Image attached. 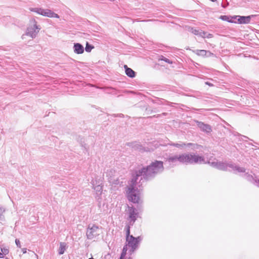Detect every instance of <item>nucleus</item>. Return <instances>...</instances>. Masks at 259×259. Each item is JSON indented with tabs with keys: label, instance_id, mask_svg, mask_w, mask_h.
<instances>
[{
	"label": "nucleus",
	"instance_id": "obj_16",
	"mask_svg": "<svg viewBox=\"0 0 259 259\" xmlns=\"http://www.w3.org/2000/svg\"><path fill=\"white\" fill-rule=\"evenodd\" d=\"M194 52L197 55L202 57H210L213 56L212 53L204 50H196Z\"/></svg>",
	"mask_w": 259,
	"mask_h": 259
},
{
	"label": "nucleus",
	"instance_id": "obj_3",
	"mask_svg": "<svg viewBox=\"0 0 259 259\" xmlns=\"http://www.w3.org/2000/svg\"><path fill=\"white\" fill-rule=\"evenodd\" d=\"M208 163L213 167H215L219 170H227L228 167L231 168L234 171L237 172H245V168L236 165L235 164L230 162L227 163L226 162L221 161H212L208 162Z\"/></svg>",
	"mask_w": 259,
	"mask_h": 259
},
{
	"label": "nucleus",
	"instance_id": "obj_6",
	"mask_svg": "<svg viewBox=\"0 0 259 259\" xmlns=\"http://www.w3.org/2000/svg\"><path fill=\"white\" fill-rule=\"evenodd\" d=\"M101 230L99 226L95 224H89L88 226L86 236L89 240H95L100 235Z\"/></svg>",
	"mask_w": 259,
	"mask_h": 259
},
{
	"label": "nucleus",
	"instance_id": "obj_15",
	"mask_svg": "<svg viewBox=\"0 0 259 259\" xmlns=\"http://www.w3.org/2000/svg\"><path fill=\"white\" fill-rule=\"evenodd\" d=\"M92 184L93 185V189L96 191L97 197H98L97 199L98 200H99L100 199H101L100 196L101 195L103 190L102 186H101L100 184H98L96 186L95 182L94 181H92Z\"/></svg>",
	"mask_w": 259,
	"mask_h": 259
},
{
	"label": "nucleus",
	"instance_id": "obj_29",
	"mask_svg": "<svg viewBox=\"0 0 259 259\" xmlns=\"http://www.w3.org/2000/svg\"><path fill=\"white\" fill-rule=\"evenodd\" d=\"M142 239V238L141 236H138L137 237H136V240L137 241L138 244L139 243V242L140 241H141Z\"/></svg>",
	"mask_w": 259,
	"mask_h": 259
},
{
	"label": "nucleus",
	"instance_id": "obj_37",
	"mask_svg": "<svg viewBox=\"0 0 259 259\" xmlns=\"http://www.w3.org/2000/svg\"><path fill=\"white\" fill-rule=\"evenodd\" d=\"M202 110H203V109H196V110H197V111H201Z\"/></svg>",
	"mask_w": 259,
	"mask_h": 259
},
{
	"label": "nucleus",
	"instance_id": "obj_21",
	"mask_svg": "<svg viewBox=\"0 0 259 259\" xmlns=\"http://www.w3.org/2000/svg\"><path fill=\"white\" fill-rule=\"evenodd\" d=\"M115 174V170L113 169H108L106 172V176L109 178H111L114 176Z\"/></svg>",
	"mask_w": 259,
	"mask_h": 259
},
{
	"label": "nucleus",
	"instance_id": "obj_9",
	"mask_svg": "<svg viewBox=\"0 0 259 259\" xmlns=\"http://www.w3.org/2000/svg\"><path fill=\"white\" fill-rule=\"evenodd\" d=\"M170 145L173 146L175 147H176L180 149H183L185 147H189L190 148L191 150H195V149H198L200 148H201L202 146L200 145H198L197 144L195 143H185L184 142H180V143H171L169 144Z\"/></svg>",
	"mask_w": 259,
	"mask_h": 259
},
{
	"label": "nucleus",
	"instance_id": "obj_39",
	"mask_svg": "<svg viewBox=\"0 0 259 259\" xmlns=\"http://www.w3.org/2000/svg\"><path fill=\"white\" fill-rule=\"evenodd\" d=\"M35 256H36V257L37 259H38V255H37V254H35Z\"/></svg>",
	"mask_w": 259,
	"mask_h": 259
},
{
	"label": "nucleus",
	"instance_id": "obj_34",
	"mask_svg": "<svg viewBox=\"0 0 259 259\" xmlns=\"http://www.w3.org/2000/svg\"><path fill=\"white\" fill-rule=\"evenodd\" d=\"M243 138H244V139H248V140H250V141H252V140H251V139H249V138H248V137H247L246 136H243Z\"/></svg>",
	"mask_w": 259,
	"mask_h": 259
},
{
	"label": "nucleus",
	"instance_id": "obj_1",
	"mask_svg": "<svg viewBox=\"0 0 259 259\" xmlns=\"http://www.w3.org/2000/svg\"><path fill=\"white\" fill-rule=\"evenodd\" d=\"M164 170L163 162L155 160L146 167L136 170L133 175L131 183L127 192L128 200L134 203H139L140 191L142 190V182L144 179L149 181L153 179L157 174Z\"/></svg>",
	"mask_w": 259,
	"mask_h": 259
},
{
	"label": "nucleus",
	"instance_id": "obj_30",
	"mask_svg": "<svg viewBox=\"0 0 259 259\" xmlns=\"http://www.w3.org/2000/svg\"><path fill=\"white\" fill-rule=\"evenodd\" d=\"M212 37H213V35L212 34H210V33L207 34V33L205 37L209 38H212Z\"/></svg>",
	"mask_w": 259,
	"mask_h": 259
},
{
	"label": "nucleus",
	"instance_id": "obj_25",
	"mask_svg": "<svg viewBox=\"0 0 259 259\" xmlns=\"http://www.w3.org/2000/svg\"><path fill=\"white\" fill-rule=\"evenodd\" d=\"M158 60L159 61H160V60L164 61H165V62H166V63H167L168 64H172V62L171 61H170L168 59L164 57L163 56H160L159 57V58H158Z\"/></svg>",
	"mask_w": 259,
	"mask_h": 259
},
{
	"label": "nucleus",
	"instance_id": "obj_18",
	"mask_svg": "<svg viewBox=\"0 0 259 259\" xmlns=\"http://www.w3.org/2000/svg\"><path fill=\"white\" fill-rule=\"evenodd\" d=\"M237 18V16H233L230 17L226 15H222L220 17V18L225 21H227L230 23H236V22L234 21L233 19H236Z\"/></svg>",
	"mask_w": 259,
	"mask_h": 259
},
{
	"label": "nucleus",
	"instance_id": "obj_8",
	"mask_svg": "<svg viewBox=\"0 0 259 259\" xmlns=\"http://www.w3.org/2000/svg\"><path fill=\"white\" fill-rule=\"evenodd\" d=\"M126 145L129 147H131L135 150H137L141 152L151 151L154 150V148L145 147L142 145H141L139 142L137 141L127 143Z\"/></svg>",
	"mask_w": 259,
	"mask_h": 259
},
{
	"label": "nucleus",
	"instance_id": "obj_35",
	"mask_svg": "<svg viewBox=\"0 0 259 259\" xmlns=\"http://www.w3.org/2000/svg\"><path fill=\"white\" fill-rule=\"evenodd\" d=\"M221 6L224 8H225L227 7L226 5H224L223 3H222Z\"/></svg>",
	"mask_w": 259,
	"mask_h": 259
},
{
	"label": "nucleus",
	"instance_id": "obj_33",
	"mask_svg": "<svg viewBox=\"0 0 259 259\" xmlns=\"http://www.w3.org/2000/svg\"><path fill=\"white\" fill-rule=\"evenodd\" d=\"M114 116L115 117L118 116V117H123V114L120 113V114H117L116 115H114Z\"/></svg>",
	"mask_w": 259,
	"mask_h": 259
},
{
	"label": "nucleus",
	"instance_id": "obj_26",
	"mask_svg": "<svg viewBox=\"0 0 259 259\" xmlns=\"http://www.w3.org/2000/svg\"><path fill=\"white\" fill-rule=\"evenodd\" d=\"M2 253H3V255L4 254L6 255L9 253V250L7 248H1Z\"/></svg>",
	"mask_w": 259,
	"mask_h": 259
},
{
	"label": "nucleus",
	"instance_id": "obj_28",
	"mask_svg": "<svg viewBox=\"0 0 259 259\" xmlns=\"http://www.w3.org/2000/svg\"><path fill=\"white\" fill-rule=\"evenodd\" d=\"M15 243L18 247H19V248L21 247L20 241H19V240L18 239H16Z\"/></svg>",
	"mask_w": 259,
	"mask_h": 259
},
{
	"label": "nucleus",
	"instance_id": "obj_13",
	"mask_svg": "<svg viewBox=\"0 0 259 259\" xmlns=\"http://www.w3.org/2000/svg\"><path fill=\"white\" fill-rule=\"evenodd\" d=\"M237 16L238 18L237 22L239 24H248L250 23L251 18L253 17L254 16L250 15L247 16Z\"/></svg>",
	"mask_w": 259,
	"mask_h": 259
},
{
	"label": "nucleus",
	"instance_id": "obj_19",
	"mask_svg": "<svg viewBox=\"0 0 259 259\" xmlns=\"http://www.w3.org/2000/svg\"><path fill=\"white\" fill-rule=\"evenodd\" d=\"M67 248L66 243L65 242H60V246L58 250V253L59 255L63 254Z\"/></svg>",
	"mask_w": 259,
	"mask_h": 259
},
{
	"label": "nucleus",
	"instance_id": "obj_27",
	"mask_svg": "<svg viewBox=\"0 0 259 259\" xmlns=\"http://www.w3.org/2000/svg\"><path fill=\"white\" fill-rule=\"evenodd\" d=\"M206 34H207V32H206L205 31H201V32H199V36H200L202 37H203V38H205Z\"/></svg>",
	"mask_w": 259,
	"mask_h": 259
},
{
	"label": "nucleus",
	"instance_id": "obj_23",
	"mask_svg": "<svg viewBox=\"0 0 259 259\" xmlns=\"http://www.w3.org/2000/svg\"><path fill=\"white\" fill-rule=\"evenodd\" d=\"M5 209L3 207H0V221H4L5 220V216L4 215L5 212Z\"/></svg>",
	"mask_w": 259,
	"mask_h": 259
},
{
	"label": "nucleus",
	"instance_id": "obj_36",
	"mask_svg": "<svg viewBox=\"0 0 259 259\" xmlns=\"http://www.w3.org/2000/svg\"><path fill=\"white\" fill-rule=\"evenodd\" d=\"M4 257V255H3V253H2V252H0V258H3Z\"/></svg>",
	"mask_w": 259,
	"mask_h": 259
},
{
	"label": "nucleus",
	"instance_id": "obj_38",
	"mask_svg": "<svg viewBox=\"0 0 259 259\" xmlns=\"http://www.w3.org/2000/svg\"><path fill=\"white\" fill-rule=\"evenodd\" d=\"M124 259H132L131 257H129L128 258H124Z\"/></svg>",
	"mask_w": 259,
	"mask_h": 259
},
{
	"label": "nucleus",
	"instance_id": "obj_42",
	"mask_svg": "<svg viewBox=\"0 0 259 259\" xmlns=\"http://www.w3.org/2000/svg\"><path fill=\"white\" fill-rule=\"evenodd\" d=\"M98 205H99V207H100V206H101V203H100V202H99V203Z\"/></svg>",
	"mask_w": 259,
	"mask_h": 259
},
{
	"label": "nucleus",
	"instance_id": "obj_22",
	"mask_svg": "<svg viewBox=\"0 0 259 259\" xmlns=\"http://www.w3.org/2000/svg\"><path fill=\"white\" fill-rule=\"evenodd\" d=\"M127 245H125L123 246L119 259H124L125 258L127 250Z\"/></svg>",
	"mask_w": 259,
	"mask_h": 259
},
{
	"label": "nucleus",
	"instance_id": "obj_5",
	"mask_svg": "<svg viewBox=\"0 0 259 259\" xmlns=\"http://www.w3.org/2000/svg\"><path fill=\"white\" fill-rule=\"evenodd\" d=\"M41 29V27L37 24V22L34 19L30 21V24L26 31V35L29 36L32 38L36 37L37 33Z\"/></svg>",
	"mask_w": 259,
	"mask_h": 259
},
{
	"label": "nucleus",
	"instance_id": "obj_12",
	"mask_svg": "<svg viewBox=\"0 0 259 259\" xmlns=\"http://www.w3.org/2000/svg\"><path fill=\"white\" fill-rule=\"evenodd\" d=\"M129 218L131 222H132V225L135 222L138 216V212H137L136 209L133 207H131L128 208Z\"/></svg>",
	"mask_w": 259,
	"mask_h": 259
},
{
	"label": "nucleus",
	"instance_id": "obj_4",
	"mask_svg": "<svg viewBox=\"0 0 259 259\" xmlns=\"http://www.w3.org/2000/svg\"><path fill=\"white\" fill-rule=\"evenodd\" d=\"M126 230V245L131 247L130 252L133 253L138 248V243L136 240V237L130 235V227L128 225L125 226Z\"/></svg>",
	"mask_w": 259,
	"mask_h": 259
},
{
	"label": "nucleus",
	"instance_id": "obj_11",
	"mask_svg": "<svg viewBox=\"0 0 259 259\" xmlns=\"http://www.w3.org/2000/svg\"><path fill=\"white\" fill-rule=\"evenodd\" d=\"M193 122L196 124L198 127H199L201 131L206 133H209L212 132L211 126L209 124L204 123L197 120H194Z\"/></svg>",
	"mask_w": 259,
	"mask_h": 259
},
{
	"label": "nucleus",
	"instance_id": "obj_24",
	"mask_svg": "<svg viewBox=\"0 0 259 259\" xmlns=\"http://www.w3.org/2000/svg\"><path fill=\"white\" fill-rule=\"evenodd\" d=\"M94 48V47L90 45L88 42H87L84 50L87 52H91L92 50Z\"/></svg>",
	"mask_w": 259,
	"mask_h": 259
},
{
	"label": "nucleus",
	"instance_id": "obj_41",
	"mask_svg": "<svg viewBox=\"0 0 259 259\" xmlns=\"http://www.w3.org/2000/svg\"><path fill=\"white\" fill-rule=\"evenodd\" d=\"M162 114L164 115H166L167 114V113H163Z\"/></svg>",
	"mask_w": 259,
	"mask_h": 259
},
{
	"label": "nucleus",
	"instance_id": "obj_31",
	"mask_svg": "<svg viewBox=\"0 0 259 259\" xmlns=\"http://www.w3.org/2000/svg\"><path fill=\"white\" fill-rule=\"evenodd\" d=\"M205 84H207V85H208V86H209V87H212V86H213V84L212 83H210V82H208V81H206V82H205Z\"/></svg>",
	"mask_w": 259,
	"mask_h": 259
},
{
	"label": "nucleus",
	"instance_id": "obj_2",
	"mask_svg": "<svg viewBox=\"0 0 259 259\" xmlns=\"http://www.w3.org/2000/svg\"><path fill=\"white\" fill-rule=\"evenodd\" d=\"M166 161L169 164L175 165L178 163L186 164H201L205 163V158L202 156H199L194 153H183L179 155L169 156Z\"/></svg>",
	"mask_w": 259,
	"mask_h": 259
},
{
	"label": "nucleus",
	"instance_id": "obj_32",
	"mask_svg": "<svg viewBox=\"0 0 259 259\" xmlns=\"http://www.w3.org/2000/svg\"><path fill=\"white\" fill-rule=\"evenodd\" d=\"M22 251L23 253H26L27 252V249L26 248H23L22 249Z\"/></svg>",
	"mask_w": 259,
	"mask_h": 259
},
{
	"label": "nucleus",
	"instance_id": "obj_17",
	"mask_svg": "<svg viewBox=\"0 0 259 259\" xmlns=\"http://www.w3.org/2000/svg\"><path fill=\"white\" fill-rule=\"evenodd\" d=\"M124 67L125 68V74L127 76L131 78H134L135 77L136 72L133 69L128 68L126 65L124 66Z\"/></svg>",
	"mask_w": 259,
	"mask_h": 259
},
{
	"label": "nucleus",
	"instance_id": "obj_14",
	"mask_svg": "<svg viewBox=\"0 0 259 259\" xmlns=\"http://www.w3.org/2000/svg\"><path fill=\"white\" fill-rule=\"evenodd\" d=\"M83 46L79 43H74L73 45V51L76 54H81L84 52Z\"/></svg>",
	"mask_w": 259,
	"mask_h": 259
},
{
	"label": "nucleus",
	"instance_id": "obj_10",
	"mask_svg": "<svg viewBox=\"0 0 259 259\" xmlns=\"http://www.w3.org/2000/svg\"><path fill=\"white\" fill-rule=\"evenodd\" d=\"M239 172L241 173V174L240 176L246 179L247 181L259 187V179H256L252 175L249 174L248 172H246L245 168V172Z\"/></svg>",
	"mask_w": 259,
	"mask_h": 259
},
{
	"label": "nucleus",
	"instance_id": "obj_43",
	"mask_svg": "<svg viewBox=\"0 0 259 259\" xmlns=\"http://www.w3.org/2000/svg\"><path fill=\"white\" fill-rule=\"evenodd\" d=\"M89 259H95V258H94L93 257H92L91 258H89Z\"/></svg>",
	"mask_w": 259,
	"mask_h": 259
},
{
	"label": "nucleus",
	"instance_id": "obj_20",
	"mask_svg": "<svg viewBox=\"0 0 259 259\" xmlns=\"http://www.w3.org/2000/svg\"><path fill=\"white\" fill-rule=\"evenodd\" d=\"M187 30L188 31L191 32L192 33H193L196 35H199V32H200L199 30H197L193 27L189 26L187 28Z\"/></svg>",
	"mask_w": 259,
	"mask_h": 259
},
{
	"label": "nucleus",
	"instance_id": "obj_40",
	"mask_svg": "<svg viewBox=\"0 0 259 259\" xmlns=\"http://www.w3.org/2000/svg\"><path fill=\"white\" fill-rule=\"evenodd\" d=\"M248 144H249V145H251V146H254V145H253L252 144H251V143H248Z\"/></svg>",
	"mask_w": 259,
	"mask_h": 259
},
{
	"label": "nucleus",
	"instance_id": "obj_7",
	"mask_svg": "<svg viewBox=\"0 0 259 259\" xmlns=\"http://www.w3.org/2000/svg\"><path fill=\"white\" fill-rule=\"evenodd\" d=\"M29 10L43 16L49 18H59V16L57 14L53 12L50 9H44L41 8H30Z\"/></svg>",
	"mask_w": 259,
	"mask_h": 259
}]
</instances>
